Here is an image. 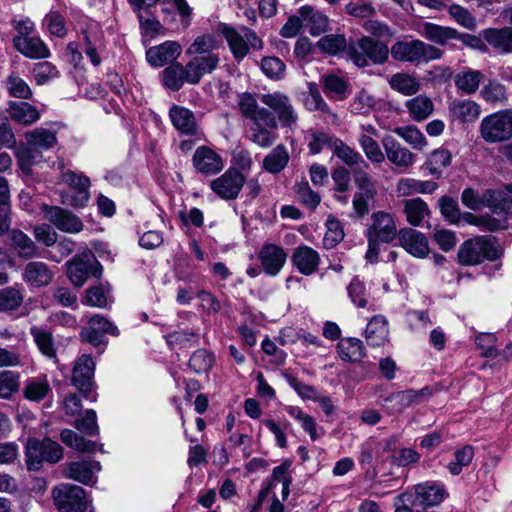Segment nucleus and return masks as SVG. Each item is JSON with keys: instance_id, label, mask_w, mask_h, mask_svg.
<instances>
[{"instance_id": "obj_39", "label": "nucleus", "mask_w": 512, "mask_h": 512, "mask_svg": "<svg viewBox=\"0 0 512 512\" xmlns=\"http://www.w3.org/2000/svg\"><path fill=\"white\" fill-rule=\"evenodd\" d=\"M403 212L407 222L412 226H421L424 219L429 216L427 203L421 198L408 199L403 202Z\"/></svg>"}, {"instance_id": "obj_57", "label": "nucleus", "mask_w": 512, "mask_h": 512, "mask_svg": "<svg viewBox=\"0 0 512 512\" xmlns=\"http://www.w3.org/2000/svg\"><path fill=\"white\" fill-rule=\"evenodd\" d=\"M423 35L437 44H444L449 39L457 38V31L453 28L442 27L433 23H425Z\"/></svg>"}, {"instance_id": "obj_31", "label": "nucleus", "mask_w": 512, "mask_h": 512, "mask_svg": "<svg viewBox=\"0 0 512 512\" xmlns=\"http://www.w3.org/2000/svg\"><path fill=\"white\" fill-rule=\"evenodd\" d=\"M438 185L432 180H418L414 178H400L396 183V194L398 197H407L414 194L432 193Z\"/></svg>"}, {"instance_id": "obj_8", "label": "nucleus", "mask_w": 512, "mask_h": 512, "mask_svg": "<svg viewBox=\"0 0 512 512\" xmlns=\"http://www.w3.org/2000/svg\"><path fill=\"white\" fill-rule=\"evenodd\" d=\"M62 456V447L50 439H29L27 442L26 464L29 470H39L43 461L56 463Z\"/></svg>"}, {"instance_id": "obj_1", "label": "nucleus", "mask_w": 512, "mask_h": 512, "mask_svg": "<svg viewBox=\"0 0 512 512\" xmlns=\"http://www.w3.org/2000/svg\"><path fill=\"white\" fill-rule=\"evenodd\" d=\"M240 114L251 121L248 138L261 148L270 147L277 139L275 116L265 107H260L256 98L248 92L238 95Z\"/></svg>"}, {"instance_id": "obj_38", "label": "nucleus", "mask_w": 512, "mask_h": 512, "mask_svg": "<svg viewBox=\"0 0 512 512\" xmlns=\"http://www.w3.org/2000/svg\"><path fill=\"white\" fill-rule=\"evenodd\" d=\"M483 38L501 53L512 52V28H489L483 31Z\"/></svg>"}, {"instance_id": "obj_11", "label": "nucleus", "mask_w": 512, "mask_h": 512, "mask_svg": "<svg viewBox=\"0 0 512 512\" xmlns=\"http://www.w3.org/2000/svg\"><path fill=\"white\" fill-rule=\"evenodd\" d=\"M222 33L229 44L232 54L238 60L243 59L248 54L250 48L261 50L263 47L262 40L249 28L241 27L240 30H236L225 26L222 29Z\"/></svg>"}, {"instance_id": "obj_56", "label": "nucleus", "mask_w": 512, "mask_h": 512, "mask_svg": "<svg viewBox=\"0 0 512 512\" xmlns=\"http://www.w3.org/2000/svg\"><path fill=\"white\" fill-rule=\"evenodd\" d=\"M394 132L408 143L414 150H423L427 146L424 134L414 126L396 127Z\"/></svg>"}, {"instance_id": "obj_26", "label": "nucleus", "mask_w": 512, "mask_h": 512, "mask_svg": "<svg viewBox=\"0 0 512 512\" xmlns=\"http://www.w3.org/2000/svg\"><path fill=\"white\" fill-rule=\"evenodd\" d=\"M62 181L76 190L77 196L72 198L69 202L74 207H82L89 199L90 180L82 173H75L67 170L62 173Z\"/></svg>"}, {"instance_id": "obj_21", "label": "nucleus", "mask_w": 512, "mask_h": 512, "mask_svg": "<svg viewBox=\"0 0 512 512\" xmlns=\"http://www.w3.org/2000/svg\"><path fill=\"white\" fill-rule=\"evenodd\" d=\"M95 370V363L91 356H80L73 368L72 383L79 391L83 392L85 396L91 391L93 385V376Z\"/></svg>"}, {"instance_id": "obj_58", "label": "nucleus", "mask_w": 512, "mask_h": 512, "mask_svg": "<svg viewBox=\"0 0 512 512\" xmlns=\"http://www.w3.org/2000/svg\"><path fill=\"white\" fill-rule=\"evenodd\" d=\"M286 412L301 425L302 429L309 434L312 440L318 438L317 425L312 416L306 414L297 406H287Z\"/></svg>"}, {"instance_id": "obj_41", "label": "nucleus", "mask_w": 512, "mask_h": 512, "mask_svg": "<svg viewBox=\"0 0 512 512\" xmlns=\"http://www.w3.org/2000/svg\"><path fill=\"white\" fill-rule=\"evenodd\" d=\"M405 107L410 117L417 122L427 119L434 111V103L426 95H418L407 100Z\"/></svg>"}, {"instance_id": "obj_25", "label": "nucleus", "mask_w": 512, "mask_h": 512, "mask_svg": "<svg viewBox=\"0 0 512 512\" xmlns=\"http://www.w3.org/2000/svg\"><path fill=\"white\" fill-rule=\"evenodd\" d=\"M291 261L301 274L311 275L318 269L320 255L313 248L307 245H300L295 248Z\"/></svg>"}, {"instance_id": "obj_12", "label": "nucleus", "mask_w": 512, "mask_h": 512, "mask_svg": "<svg viewBox=\"0 0 512 512\" xmlns=\"http://www.w3.org/2000/svg\"><path fill=\"white\" fill-rule=\"evenodd\" d=\"M101 273L100 263L90 252L82 256H75L67 262V275L76 287H82L90 276L98 277Z\"/></svg>"}, {"instance_id": "obj_18", "label": "nucleus", "mask_w": 512, "mask_h": 512, "mask_svg": "<svg viewBox=\"0 0 512 512\" xmlns=\"http://www.w3.org/2000/svg\"><path fill=\"white\" fill-rule=\"evenodd\" d=\"M401 247L410 255L417 258H425L429 254L428 239L413 228L405 227L398 232Z\"/></svg>"}, {"instance_id": "obj_20", "label": "nucleus", "mask_w": 512, "mask_h": 512, "mask_svg": "<svg viewBox=\"0 0 512 512\" xmlns=\"http://www.w3.org/2000/svg\"><path fill=\"white\" fill-rule=\"evenodd\" d=\"M258 258L265 274L276 276L286 263L287 254L275 244H265L259 251Z\"/></svg>"}, {"instance_id": "obj_53", "label": "nucleus", "mask_w": 512, "mask_h": 512, "mask_svg": "<svg viewBox=\"0 0 512 512\" xmlns=\"http://www.w3.org/2000/svg\"><path fill=\"white\" fill-rule=\"evenodd\" d=\"M17 163L20 169L25 174H30L32 166L38 163L42 158V153L32 146H20L16 152Z\"/></svg>"}, {"instance_id": "obj_2", "label": "nucleus", "mask_w": 512, "mask_h": 512, "mask_svg": "<svg viewBox=\"0 0 512 512\" xmlns=\"http://www.w3.org/2000/svg\"><path fill=\"white\" fill-rule=\"evenodd\" d=\"M371 221L372 223L367 230L368 250L366 259L374 263L378 260L380 244L392 242L398 233L395 220L390 213L374 212L371 215Z\"/></svg>"}, {"instance_id": "obj_37", "label": "nucleus", "mask_w": 512, "mask_h": 512, "mask_svg": "<svg viewBox=\"0 0 512 512\" xmlns=\"http://www.w3.org/2000/svg\"><path fill=\"white\" fill-rule=\"evenodd\" d=\"M56 131L44 127L36 128L25 134L28 145L37 149L39 152L47 151L53 148L57 143Z\"/></svg>"}, {"instance_id": "obj_5", "label": "nucleus", "mask_w": 512, "mask_h": 512, "mask_svg": "<svg viewBox=\"0 0 512 512\" xmlns=\"http://www.w3.org/2000/svg\"><path fill=\"white\" fill-rule=\"evenodd\" d=\"M348 55L358 67H366L370 63L383 64L389 56V48L386 44L363 36L348 46Z\"/></svg>"}, {"instance_id": "obj_30", "label": "nucleus", "mask_w": 512, "mask_h": 512, "mask_svg": "<svg viewBox=\"0 0 512 512\" xmlns=\"http://www.w3.org/2000/svg\"><path fill=\"white\" fill-rule=\"evenodd\" d=\"M100 470L101 465L98 461L72 462L67 468V478L92 485L96 482L95 473Z\"/></svg>"}, {"instance_id": "obj_61", "label": "nucleus", "mask_w": 512, "mask_h": 512, "mask_svg": "<svg viewBox=\"0 0 512 512\" xmlns=\"http://www.w3.org/2000/svg\"><path fill=\"white\" fill-rule=\"evenodd\" d=\"M481 97L491 104H503L507 100L506 88L496 80L489 81L482 88Z\"/></svg>"}, {"instance_id": "obj_54", "label": "nucleus", "mask_w": 512, "mask_h": 512, "mask_svg": "<svg viewBox=\"0 0 512 512\" xmlns=\"http://www.w3.org/2000/svg\"><path fill=\"white\" fill-rule=\"evenodd\" d=\"M218 44L213 35H202L197 37L187 48L186 54L192 56L218 55L215 50Z\"/></svg>"}, {"instance_id": "obj_13", "label": "nucleus", "mask_w": 512, "mask_h": 512, "mask_svg": "<svg viewBox=\"0 0 512 512\" xmlns=\"http://www.w3.org/2000/svg\"><path fill=\"white\" fill-rule=\"evenodd\" d=\"M44 217L56 228L66 233H79L83 230V222L72 212L57 206L43 205Z\"/></svg>"}, {"instance_id": "obj_19", "label": "nucleus", "mask_w": 512, "mask_h": 512, "mask_svg": "<svg viewBox=\"0 0 512 512\" xmlns=\"http://www.w3.org/2000/svg\"><path fill=\"white\" fill-rule=\"evenodd\" d=\"M447 496L445 486L439 482L427 481L415 486V500L425 509L440 505Z\"/></svg>"}, {"instance_id": "obj_36", "label": "nucleus", "mask_w": 512, "mask_h": 512, "mask_svg": "<svg viewBox=\"0 0 512 512\" xmlns=\"http://www.w3.org/2000/svg\"><path fill=\"white\" fill-rule=\"evenodd\" d=\"M30 334L40 353L46 358L57 362V346L52 333L47 329L33 326L30 329Z\"/></svg>"}, {"instance_id": "obj_35", "label": "nucleus", "mask_w": 512, "mask_h": 512, "mask_svg": "<svg viewBox=\"0 0 512 512\" xmlns=\"http://www.w3.org/2000/svg\"><path fill=\"white\" fill-rule=\"evenodd\" d=\"M299 15L303 19L304 25L308 27L311 35L318 36L326 32L329 19L322 12L315 11L312 6L305 5L300 7Z\"/></svg>"}, {"instance_id": "obj_44", "label": "nucleus", "mask_w": 512, "mask_h": 512, "mask_svg": "<svg viewBox=\"0 0 512 512\" xmlns=\"http://www.w3.org/2000/svg\"><path fill=\"white\" fill-rule=\"evenodd\" d=\"M389 85L394 90L405 96L416 94L421 89L420 81L408 73H396L389 79Z\"/></svg>"}, {"instance_id": "obj_22", "label": "nucleus", "mask_w": 512, "mask_h": 512, "mask_svg": "<svg viewBox=\"0 0 512 512\" xmlns=\"http://www.w3.org/2000/svg\"><path fill=\"white\" fill-rule=\"evenodd\" d=\"M219 55L193 56L186 64V81L197 84L201 78L212 73L219 64Z\"/></svg>"}, {"instance_id": "obj_23", "label": "nucleus", "mask_w": 512, "mask_h": 512, "mask_svg": "<svg viewBox=\"0 0 512 512\" xmlns=\"http://www.w3.org/2000/svg\"><path fill=\"white\" fill-rule=\"evenodd\" d=\"M53 278V270L42 261L28 262L22 272V279L30 286L36 288L49 285Z\"/></svg>"}, {"instance_id": "obj_64", "label": "nucleus", "mask_w": 512, "mask_h": 512, "mask_svg": "<svg viewBox=\"0 0 512 512\" xmlns=\"http://www.w3.org/2000/svg\"><path fill=\"white\" fill-rule=\"evenodd\" d=\"M375 106V97L366 90L357 92L350 104L353 113L362 115L369 114Z\"/></svg>"}, {"instance_id": "obj_24", "label": "nucleus", "mask_w": 512, "mask_h": 512, "mask_svg": "<svg viewBox=\"0 0 512 512\" xmlns=\"http://www.w3.org/2000/svg\"><path fill=\"white\" fill-rule=\"evenodd\" d=\"M169 117L174 128L185 135L198 136L199 128L194 113L179 105H173Z\"/></svg>"}, {"instance_id": "obj_43", "label": "nucleus", "mask_w": 512, "mask_h": 512, "mask_svg": "<svg viewBox=\"0 0 512 512\" xmlns=\"http://www.w3.org/2000/svg\"><path fill=\"white\" fill-rule=\"evenodd\" d=\"M332 151L343 163L354 168L358 165L367 166V161L355 149L349 147L342 140L334 138L332 141Z\"/></svg>"}, {"instance_id": "obj_40", "label": "nucleus", "mask_w": 512, "mask_h": 512, "mask_svg": "<svg viewBox=\"0 0 512 512\" xmlns=\"http://www.w3.org/2000/svg\"><path fill=\"white\" fill-rule=\"evenodd\" d=\"M289 153L283 144L273 148L262 160V167L271 174H278L289 162Z\"/></svg>"}, {"instance_id": "obj_59", "label": "nucleus", "mask_w": 512, "mask_h": 512, "mask_svg": "<svg viewBox=\"0 0 512 512\" xmlns=\"http://www.w3.org/2000/svg\"><path fill=\"white\" fill-rule=\"evenodd\" d=\"M24 300V296L15 287L0 289V312L14 311L18 309Z\"/></svg>"}, {"instance_id": "obj_63", "label": "nucleus", "mask_w": 512, "mask_h": 512, "mask_svg": "<svg viewBox=\"0 0 512 512\" xmlns=\"http://www.w3.org/2000/svg\"><path fill=\"white\" fill-rule=\"evenodd\" d=\"M19 373L4 370L0 372V398L10 399L11 396L18 391L20 382Z\"/></svg>"}, {"instance_id": "obj_6", "label": "nucleus", "mask_w": 512, "mask_h": 512, "mask_svg": "<svg viewBox=\"0 0 512 512\" xmlns=\"http://www.w3.org/2000/svg\"><path fill=\"white\" fill-rule=\"evenodd\" d=\"M260 102L265 105L276 118L277 124L281 127L294 131L298 124V112L295 109L291 98L281 92L274 91L259 95Z\"/></svg>"}, {"instance_id": "obj_51", "label": "nucleus", "mask_w": 512, "mask_h": 512, "mask_svg": "<svg viewBox=\"0 0 512 512\" xmlns=\"http://www.w3.org/2000/svg\"><path fill=\"white\" fill-rule=\"evenodd\" d=\"M289 465L282 463L273 468L271 480L269 482L270 488L274 489L277 485H281V497L282 501H286L290 494V484L292 478L288 472Z\"/></svg>"}, {"instance_id": "obj_9", "label": "nucleus", "mask_w": 512, "mask_h": 512, "mask_svg": "<svg viewBox=\"0 0 512 512\" xmlns=\"http://www.w3.org/2000/svg\"><path fill=\"white\" fill-rule=\"evenodd\" d=\"M461 199L472 210L488 206L496 213L508 214L512 211V200L502 191L487 190L480 197L473 189L467 188L462 192Z\"/></svg>"}, {"instance_id": "obj_4", "label": "nucleus", "mask_w": 512, "mask_h": 512, "mask_svg": "<svg viewBox=\"0 0 512 512\" xmlns=\"http://www.w3.org/2000/svg\"><path fill=\"white\" fill-rule=\"evenodd\" d=\"M389 52L394 60L413 64L439 59L443 53L439 48L418 39L397 41Z\"/></svg>"}, {"instance_id": "obj_29", "label": "nucleus", "mask_w": 512, "mask_h": 512, "mask_svg": "<svg viewBox=\"0 0 512 512\" xmlns=\"http://www.w3.org/2000/svg\"><path fill=\"white\" fill-rule=\"evenodd\" d=\"M448 110L451 119L461 123H473L481 113L480 105L469 99L453 100L449 103Z\"/></svg>"}, {"instance_id": "obj_27", "label": "nucleus", "mask_w": 512, "mask_h": 512, "mask_svg": "<svg viewBox=\"0 0 512 512\" xmlns=\"http://www.w3.org/2000/svg\"><path fill=\"white\" fill-rule=\"evenodd\" d=\"M12 43L19 53L29 59H46L51 55L48 46L38 35L12 39Z\"/></svg>"}, {"instance_id": "obj_55", "label": "nucleus", "mask_w": 512, "mask_h": 512, "mask_svg": "<svg viewBox=\"0 0 512 512\" xmlns=\"http://www.w3.org/2000/svg\"><path fill=\"white\" fill-rule=\"evenodd\" d=\"M370 168L369 163L367 166L358 165L352 168L353 178L358 192H364L367 196H375L376 188L375 184L368 172Z\"/></svg>"}, {"instance_id": "obj_52", "label": "nucleus", "mask_w": 512, "mask_h": 512, "mask_svg": "<svg viewBox=\"0 0 512 512\" xmlns=\"http://www.w3.org/2000/svg\"><path fill=\"white\" fill-rule=\"evenodd\" d=\"M60 437L65 445L78 452H93L97 446L96 442L87 440L70 429L62 430Z\"/></svg>"}, {"instance_id": "obj_62", "label": "nucleus", "mask_w": 512, "mask_h": 512, "mask_svg": "<svg viewBox=\"0 0 512 512\" xmlns=\"http://www.w3.org/2000/svg\"><path fill=\"white\" fill-rule=\"evenodd\" d=\"M454 457V461L447 465V469L452 475L456 476L462 472L464 467L470 465L474 457V449L470 445H465L455 452Z\"/></svg>"}, {"instance_id": "obj_46", "label": "nucleus", "mask_w": 512, "mask_h": 512, "mask_svg": "<svg viewBox=\"0 0 512 512\" xmlns=\"http://www.w3.org/2000/svg\"><path fill=\"white\" fill-rule=\"evenodd\" d=\"M9 116L14 121L24 125L33 124L40 118L38 110L27 102L11 103Z\"/></svg>"}, {"instance_id": "obj_7", "label": "nucleus", "mask_w": 512, "mask_h": 512, "mask_svg": "<svg viewBox=\"0 0 512 512\" xmlns=\"http://www.w3.org/2000/svg\"><path fill=\"white\" fill-rule=\"evenodd\" d=\"M479 132L487 143H499L512 137V118L510 110H502L484 117Z\"/></svg>"}, {"instance_id": "obj_45", "label": "nucleus", "mask_w": 512, "mask_h": 512, "mask_svg": "<svg viewBox=\"0 0 512 512\" xmlns=\"http://www.w3.org/2000/svg\"><path fill=\"white\" fill-rule=\"evenodd\" d=\"M50 390L46 375H41L26 381L23 395L27 400L39 402L46 397Z\"/></svg>"}, {"instance_id": "obj_3", "label": "nucleus", "mask_w": 512, "mask_h": 512, "mask_svg": "<svg viewBox=\"0 0 512 512\" xmlns=\"http://www.w3.org/2000/svg\"><path fill=\"white\" fill-rule=\"evenodd\" d=\"M502 255L500 246L490 236L465 241L458 250V261L465 266L478 265L484 260L494 261Z\"/></svg>"}, {"instance_id": "obj_49", "label": "nucleus", "mask_w": 512, "mask_h": 512, "mask_svg": "<svg viewBox=\"0 0 512 512\" xmlns=\"http://www.w3.org/2000/svg\"><path fill=\"white\" fill-rule=\"evenodd\" d=\"M187 67L180 63H174L162 71L163 83L172 90H179L186 81Z\"/></svg>"}, {"instance_id": "obj_60", "label": "nucleus", "mask_w": 512, "mask_h": 512, "mask_svg": "<svg viewBox=\"0 0 512 512\" xmlns=\"http://www.w3.org/2000/svg\"><path fill=\"white\" fill-rule=\"evenodd\" d=\"M43 24L47 31L56 37L63 38L67 34L66 22L63 15L54 9H51L44 17Z\"/></svg>"}, {"instance_id": "obj_15", "label": "nucleus", "mask_w": 512, "mask_h": 512, "mask_svg": "<svg viewBox=\"0 0 512 512\" xmlns=\"http://www.w3.org/2000/svg\"><path fill=\"white\" fill-rule=\"evenodd\" d=\"M382 146L385 151V158L396 168L406 171L414 165L416 155L394 137L385 136L382 139Z\"/></svg>"}, {"instance_id": "obj_48", "label": "nucleus", "mask_w": 512, "mask_h": 512, "mask_svg": "<svg viewBox=\"0 0 512 512\" xmlns=\"http://www.w3.org/2000/svg\"><path fill=\"white\" fill-rule=\"evenodd\" d=\"M338 353L344 361H359L364 356L363 342L358 338H345L338 343Z\"/></svg>"}, {"instance_id": "obj_32", "label": "nucleus", "mask_w": 512, "mask_h": 512, "mask_svg": "<svg viewBox=\"0 0 512 512\" xmlns=\"http://www.w3.org/2000/svg\"><path fill=\"white\" fill-rule=\"evenodd\" d=\"M105 52L103 35L96 29H89L84 32V53L94 66L102 63V54Z\"/></svg>"}, {"instance_id": "obj_50", "label": "nucleus", "mask_w": 512, "mask_h": 512, "mask_svg": "<svg viewBox=\"0 0 512 512\" xmlns=\"http://www.w3.org/2000/svg\"><path fill=\"white\" fill-rule=\"evenodd\" d=\"M324 92L330 98L343 100L346 98L348 83L338 75L329 74L322 78Z\"/></svg>"}, {"instance_id": "obj_16", "label": "nucleus", "mask_w": 512, "mask_h": 512, "mask_svg": "<svg viewBox=\"0 0 512 512\" xmlns=\"http://www.w3.org/2000/svg\"><path fill=\"white\" fill-rule=\"evenodd\" d=\"M105 334L118 336L119 330L105 317L94 315L88 320V325L82 328L80 336L83 341L97 346L102 343Z\"/></svg>"}, {"instance_id": "obj_42", "label": "nucleus", "mask_w": 512, "mask_h": 512, "mask_svg": "<svg viewBox=\"0 0 512 512\" xmlns=\"http://www.w3.org/2000/svg\"><path fill=\"white\" fill-rule=\"evenodd\" d=\"M481 71L465 68L456 74L454 82L456 87L464 94H474L483 80Z\"/></svg>"}, {"instance_id": "obj_14", "label": "nucleus", "mask_w": 512, "mask_h": 512, "mask_svg": "<svg viewBox=\"0 0 512 512\" xmlns=\"http://www.w3.org/2000/svg\"><path fill=\"white\" fill-rule=\"evenodd\" d=\"M245 183L244 176L236 169H228L217 179L211 181L210 188L225 200L237 198Z\"/></svg>"}, {"instance_id": "obj_34", "label": "nucleus", "mask_w": 512, "mask_h": 512, "mask_svg": "<svg viewBox=\"0 0 512 512\" xmlns=\"http://www.w3.org/2000/svg\"><path fill=\"white\" fill-rule=\"evenodd\" d=\"M388 321L383 316H374L367 324L365 338L368 345L378 347L388 340Z\"/></svg>"}, {"instance_id": "obj_33", "label": "nucleus", "mask_w": 512, "mask_h": 512, "mask_svg": "<svg viewBox=\"0 0 512 512\" xmlns=\"http://www.w3.org/2000/svg\"><path fill=\"white\" fill-rule=\"evenodd\" d=\"M11 246L19 258L32 259L39 255V248L35 242L23 231L13 229L9 233Z\"/></svg>"}, {"instance_id": "obj_47", "label": "nucleus", "mask_w": 512, "mask_h": 512, "mask_svg": "<svg viewBox=\"0 0 512 512\" xmlns=\"http://www.w3.org/2000/svg\"><path fill=\"white\" fill-rule=\"evenodd\" d=\"M452 155L444 148H439L431 152L424 166L430 175L439 177L443 170L451 164Z\"/></svg>"}, {"instance_id": "obj_17", "label": "nucleus", "mask_w": 512, "mask_h": 512, "mask_svg": "<svg viewBox=\"0 0 512 512\" xmlns=\"http://www.w3.org/2000/svg\"><path fill=\"white\" fill-rule=\"evenodd\" d=\"M193 167L203 175H215L224 168L222 157L207 146L198 147L192 157Z\"/></svg>"}, {"instance_id": "obj_10", "label": "nucleus", "mask_w": 512, "mask_h": 512, "mask_svg": "<svg viewBox=\"0 0 512 512\" xmlns=\"http://www.w3.org/2000/svg\"><path fill=\"white\" fill-rule=\"evenodd\" d=\"M52 497L59 512H85L88 508L85 490L78 485L62 483L53 489Z\"/></svg>"}, {"instance_id": "obj_28", "label": "nucleus", "mask_w": 512, "mask_h": 512, "mask_svg": "<svg viewBox=\"0 0 512 512\" xmlns=\"http://www.w3.org/2000/svg\"><path fill=\"white\" fill-rule=\"evenodd\" d=\"M182 48L175 41H166L158 46L151 47L146 52L147 61L154 67H162L175 60Z\"/></svg>"}]
</instances>
